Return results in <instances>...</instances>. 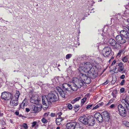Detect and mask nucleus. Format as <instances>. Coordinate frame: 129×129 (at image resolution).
Masks as SVG:
<instances>
[{"label":"nucleus","mask_w":129,"mask_h":129,"mask_svg":"<svg viewBox=\"0 0 129 129\" xmlns=\"http://www.w3.org/2000/svg\"><path fill=\"white\" fill-rule=\"evenodd\" d=\"M80 72H85L87 75L92 79H94L97 75V72L95 67H93L89 62H86L81 64L79 68Z\"/></svg>","instance_id":"1"},{"label":"nucleus","mask_w":129,"mask_h":129,"mask_svg":"<svg viewBox=\"0 0 129 129\" xmlns=\"http://www.w3.org/2000/svg\"><path fill=\"white\" fill-rule=\"evenodd\" d=\"M82 83L80 80L79 81L76 78H73L72 82L68 83H64L62 85V88L65 91H70L72 90L76 91L78 88H80L82 85Z\"/></svg>","instance_id":"2"},{"label":"nucleus","mask_w":129,"mask_h":129,"mask_svg":"<svg viewBox=\"0 0 129 129\" xmlns=\"http://www.w3.org/2000/svg\"><path fill=\"white\" fill-rule=\"evenodd\" d=\"M46 96L48 98V102L50 104H51L52 102L58 101L59 98L58 94L55 91L51 92Z\"/></svg>","instance_id":"3"},{"label":"nucleus","mask_w":129,"mask_h":129,"mask_svg":"<svg viewBox=\"0 0 129 129\" xmlns=\"http://www.w3.org/2000/svg\"><path fill=\"white\" fill-rule=\"evenodd\" d=\"M88 76V77L86 74H83L82 75L81 79V78L78 79L79 81L80 80L82 83V85L81 86V87L85 83L89 84L91 82V80L90 78H91Z\"/></svg>","instance_id":"4"},{"label":"nucleus","mask_w":129,"mask_h":129,"mask_svg":"<svg viewBox=\"0 0 129 129\" xmlns=\"http://www.w3.org/2000/svg\"><path fill=\"white\" fill-rule=\"evenodd\" d=\"M20 95V93L19 92V91H16L15 95V99H10L11 100L10 102V105L11 106H15L18 105V101Z\"/></svg>","instance_id":"5"},{"label":"nucleus","mask_w":129,"mask_h":129,"mask_svg":"<svg viewBox=\"0 0 129 129\" xmlns=\"http://www.w3.org/2000/svg\"><path fill=\"white\" fill-rule=\"evenodd\" d=\"M1 98L5 100H8L13 98V94L8 92H4L2 93Z\"/></svg>","instance_id":"6"},{"label":"nucleus","mask_w":129,"mask_h":129,"mask_svg":"<svg viewBox=\"0 0 129 129\" xmlns=\"http://www.w3.org/2000/svg\"><path fill=\"white\" fill-rule=\"evenodd\" d=\"M117 109L119 112V114L121 116L125 117L126 115V109L122 105L119 104L117 106Z\"/></svg>","instance_id":"7"},{"label":"nucleus","mask_w":129,"mask_h":129,"mask_svg":"<svg viewBox=\"0 0 129 129\" xmlns=\"http://www.w3.org/2000/svg\"><path fill=\"white\" fill-rule=\"evenodd\" d=\"M112 52L111 48L109 46L104 48L102 51L103 54L105 57L109 56L111 54Z\"/></svg>","instance_id":"8"},{"label":"nucleus","mask_w":129,"mask_h":129,"mask_svg":"<svg viewBox=\"0 0 129 129\" xmlns=\"http://www.w3.org/2000/svg\"><path fill=\"white\" fill-rule=\"evenodd\" d=\"M87 124L91 126H93L95 124V122L94 118L92 116H89L87 117Z\"/></svg>","instance_id":"9"},{"label":"nucleus","mask_w":129,"mask_h":129,"mask_svg":"<svg viewBox=\"0 0 129 129\" xmlns=\"http://www.w3.org/2000/svg\"><path fill=\"white\" fill-rule=\"evenodd\" d=\"M116 39L117 42L121 44H123L126 42V40L124 38H123L122 35L120 34L116 36Z\"/></svg>","instance_id":"10"},{"label":"nucleus","mask_w":129,"mask_h":129,"mask_svg":"<svg viewBox=\"0 0 129 129\" xmlns=\"http://www.w3.org/2000/svg\"><path fill=\"white\" fill-rule=\"evenodd\" d=\"M30 110L33 112H37L40 111L41 109V106L38 107L35 105H31L30 107Z\"/></svg>","instance_id":"11"},{"label":"nucleus","mask_w":129,"mask_h":129,"mask_svg":"<svg viewBox=\"0 0 129 129\" xmlns=\"http://www.w3.org/2000/svg\"><path fill=\"white\" fill-rule=\"evenodd\" d=\"M121 102L123 104H124L127 109L129 110V96H126L125 99L121 100Z\"/></svg>","instance_id":"12"},{"label":"nucleus","mask_w":129,"mask_h":129,"mask_svg":"<svg viewBox=\"0 0 129 129\" xmlns=\"http://www.w3.org/2000/svg\"><path fill=\"white\" fill-rule=\"evenodd\" d=\"M42 103L45 106V107H47V105L48 104L50 106H51V104H50L48 102V98L47 97V96H42Z\"/></svg>","instance_id":"13"},{"label":"nucleus","mask_w":129,"mask_h":129,"mask_svg":"<svg viewBox=\"0 0 129 129\" xmlns=\"http://www.w3.org/2000/svg\"><path fill=\"white\" fill-rule=\"evenodd\" d=\"M94 117L96 119V120L100 122H103V119L102 115L98 112L95 113L94 115Z\"/></svg>","instance_id":"14"},{"label":"nucleus","mask_w":129,"mask_h":129,"mask_svg":"<svg viewBox=\"0 0 129 129\" xmlns=\"http://www.w3.org/2000/svg\"><path fill=\"white\" fill-rule=\"evenodd\" d=\"M102 114L103 120L105 121H108L109 120L110 117L107 112H104L102 113Z\"/></svg>","instance_id":"15"},{"label":"nucleus","mask_w":129,"mask_h":129,"mask_svg":"<svg viewBox=\"0 0 129 129\" xmlns=\"http://www.w3.org/2000/svg\"><path fill=\"white\" fill-rule=\"evenodd\" d=\"M120 34L124 38L128 39L129 42V33L127 31L124 30H122L120 31Z\"/></svg>","instance_id":"16"},{"label":"nucleus","mask_w":129,"mask_h":129,"mask_svg":"<svg viewBox=\"0 0 129 129\" xmlns=\"http://www.w3.org/2000/svg\"><path fill=\"white\" fill-rule=\"evenodd\" d=\"M76 122H72L68 123L66 125V127L68 129H75Z\"/></svg>","instance_id":"17"},{"label":"nucleus","mask_w":129,"mask_h":129,"mask_svg":"<svg viewBox=\"0 0 129 129\" xmlns=\"http://www.w3.org/2000/svg\"><path fill=\"white\" fill-rule=\"evenodd\" d=\"M79 120L81 122L85 124H86L87 123V117H86L85 115L80 117L79 119Z\"/></svg>","instance_id":"18"},{"label":"nucleus","mask_w":129,"mask_h":129,"mask_svg":"<svg viewBox=\"0 0 129 129\" xmlns=\"http://www.w3.org/2000/svg\"><path fill=\"white\" fill-rule=\"evenodd\" d=\"M57 89L61 97L62 98H65L66 95L62 90L59 87H57Z\"/></svg>","instance_id":"19"},{"label":"nucleus","mask_w":129,"mask_h":129,"mask_svg":"<svg viewBox=\"0 0 129 129\" xmlns=\"http://www.w3.org/2000/svg\"><path fill=\"white\" fill-rule=\"evenodd\" d=\"M30 101L33 103L38 105L40 102V100L38 99L37 98H35V97L33 96L30 99Z\"/></svg>","instance_id":"20"},{"label":"nucleus","mask_w":129,"mask_h":129,"mask_svg":"<svg viewBox=\"0 0 129 129\" xmlns=\"http://www.w3.org/2000/svg\"><path fill=\"white\" fill-rule=\"evenodd\" d=\"M58 117L56 120V124L57 125H60L62 121L64 119V118L62 117Z\"/></svg>","instance_id":"21"},{"label":"nucleus","mask_w":129,"mask_h":129,"mask_svg":"<svg viewBox=\"0 0 129 129\" xmlns=\"http://www.w3.org/2000/svg\"><path fill=\"white\" fill-rule=\"evenodd\" d=\"M121 46L119 44V43L117 42H116V43H115V44H113L112 46V48L114 49L118 50L119 49Z\"/></svg>","instance_id":"22"},{"label":"nucleus","mask_w":129,"mask_h":129,"mask_svg":"<svg viewBox=\"0 0 129 129\" xmlns=\"http://www.w3.org/2000/svg\"><path fill=\"white\" fill-rule=\"evenodd\" d=\"M26 105V101L24 100L23 101L21 104L19 105V109L21 108L23 109Z\"/></svg>","instance_id":"23"},{"label":"nucleus","mask_w":129,"mask_h":129,"mask_svg":"<svg viewBox=\"0 0 129 129\" xmlns=\"http://www.w3.org/2000/svg\"><path fill=\"white\" fill-rule=\"evenodd\" d=\"M116 42L114 39H110L109 40L108 43L112 46L113 44H115Z\"/></svg>","instance_id":"24"},{"label":"nucleus","mask_w":129,"mask_h":129,"mask_svg":"<svg viewBox=\"0 0 129 129\" xmlns=\"http://www.w3.org/2000/svg\"><path fill=\"white\" fill-rule=\"evenodd\" d=\"M124 67H119L118 69V72L121 73H124L125 72V70H124Z\"/></svg>","instance_id":"25"},{"label":"nucleus","mask_w":129,"mask_h":129,"mask_svg":"<svg viewBox=\"0 0 129 129\" xmlns=\"http://www.w3.org/2000/svg\"><path fill=\"white\" fill-rule=\"evenodd\" d=\"M81 96H79L78 97L76 98L75 99H74L73 100H72L71 102V103L72 104H74L76 102L78 101L79 100L81 99Z\"/></svg>","instance_id":"26"},{"label":"nucleus","mask_w":129,"mask_h":129,"mask_svg":"<svg viewBox=\"0 0 129 129\" xmlns=\"http://www.w3.org/2000/svg\"><path fill=\"white\" fill-rule=\"evenodd\" d=\"M76 125H75V129H82V127L78 123L76 122Z\"/></svg>","instance_id":"27"},{"label":"nucleus","mask_w":129,"mask_h":129,"mask_svg":"<svg viewBox=\"0 0 129 129\" xmlns=\"http://www.w3.org/2000/svg\"><path fill=\"white\" fill-rule=\"evenodd\" d=\"M128 57L127 56H125L123 57L122 58L121 60L124 62H126L128 60Z\"/></svg>","instance_id":"28"},{"label":"nucleus","mask_w":129,"mask_h":129,"mask_svg":"<svg viewBox=\"0 0 129 129\" xmlns=\"http://www.w3.org/2000/svg\"><path fill=\"white\" fill-rule=\"evenodd\" d=\"M102 36H103L104 37H106L107 38H108L109 37V34L107 33H103L102 34Z\"/></svg>","instance_id":"29"},{"label":"nucleus","mask_w":129,"mask_h":129,"mask_svg":"<svg viewBox=\"0 0 129 129\" xmlns=\"http://www.w3.org/2000/svg\"><path fill=\"white\" fill-rule=\"evenodd\" d=\"M86 97H84V98L82 99L81 100V103L83 104L85 102L86 100Z\"/></svg>","instance_id":"30"},{"label":"nucleus","mask_w":129,"mask_h":129,"mask_svg":"<svg viewBox=\"0 0 129 129\" xmlns=\"http://www.w3.org/2000/svg\"><path fill=\"white\" fill-rule=\"evenodd\" d=\"M68 107L70 110H72L73 108L72 105L70 104H69L68 105Z\"/></svg>","instance_id":"31"},{"label":"nucleus","mask_w":129,"mask_h":129,"mask_svg":"<svg viewBox=\"0 0 129 129\" xmlns=\"http://www.w3.org/2000/svg\"><path fill=\"white\" fill-rule=\"evenodd\" d=\"M129 24V19H127V22H126L125 23L124 25V26H123V27H124V28L126 29V24Z\"/></svg>","instance_id":"32"},{"label":"nucleus","mask_w":129,"mask_h":129,"mask_svg":"<svg viewBox=\"0 0 129 129\" xmlns=\"http://www.w3.org/2000/svg\"><path fill=\"white\" fill-rule=\"evenodd\" d=\"M23 126L25 129H27L28 128V125L26 123H24L23 124Z\"/></svg>","instance_id":"33"},{"label":"nucleus","mask_w":129,"mask_h":129,"mask_svg":"<svg viewBox=\"0 0 129 129\" xmlns=\"http://www.w3.org/2000/svg\"><path fill=\"white\" fill-rule=\"evenodd\" d=\"M72 55L71 54H67L66 57V59H68L70 58L72 56Z\"/></svg>","instance_id":"34"},{"label":"nucleus","mask_w":129,"mask_h":129,"mask_svg":"<svg viewBox=\"0 0 129 129\" xmlns=\"http://www.w3.org/2000/svg\"><path fill=\"white\" fill-rule=\"evenodd\" d=\"M42 121L44 123H46L47 122V120L44 118H43L42 119Z\"/></svg>","instance_id":"35"},{"label":"nucleus","mask_w":129,"mask_h":129,"mask_svg":"<svg viewBox=\"0 0 129 129\" xmlns=\"http://www.w3.org/2000/svg\"><path fill=\"white\" fill-rule=\"evenodd\" d=\"M99 105L98 104H97L96 106H95V107H94L92 109L94 110L95 109H96L98 108L99 107H100Z\"/></svg>","instance_id":"36"},{"label":"nucleus","mask_w":129,"mask_h":129,"mask_svg":"<svg viewBox=\"0 0 129 129\" xmlns=\"http://www.w3.org/2000/svg\"><path fill=\"white\" fill-rule=\"evenodd\" d=\"M123 64V63L122 62H121L118 64V66H119V67H123L122 66Z\"/></svg>","instance_id":"37"},{"label":"nucleus","mask_w":129,"mask_h":129,"mask_svg":"<svg viewBox=\"0 0 129 129\" xmlns=\"http://www.w3.org/2000/svg\"><path fill=\"white\" fill-rule=\"evenodd\" d=\"M93 105V104H90V105H88L86 107V108L88 109H89L91 107H92Z\"/></svg>","instance_id":"38"},{"label":"nucleus","mask_w":129,"mask_h":129,"mask_svg":"<svg viewBox=\"0 0 129 129\" xmlns=\"http://www.w3.org/2000/svg\"><path fill=\"white\" fill-rule=\"evenodd\" d=\"M125 83V80H123L120 83V84L121 85H122L124 84Z\"/></svg>","instance_id":"39"},{"label":"nucleus","mask_w":129,"mask_h":129,"mask_svg":"<svg viewBox=\"0 0 129 129\" xmlns=\"http://www.w3.org/2000/svg\"><path fill=\"white\" fill-rule=\"evenodd\" d=\"M127 127H129V122H125V123L124 124Z\"/></svg>","instance_id":"40"},{"label":"nucleus","mask_w":129,"mask_h":129,"mask_svg":"<svg viewBox=\"0 0 129 129\" xmlns=\"http://www.w3.org/2000/svg\"><path fill=\"white\" fill-rule=\"evenodd\" d=\"M37 122L36 121H34L32 123V127H33L35 126Z\"/></svg>","instance_id":"41"},{"label":"nucleus","mask_w":129,"mask_h":129,"mask_svg":"<svg viewBox=\"0 0 129 129\" xmlns=\"http://www.w3.org/2000/svg\"><path fill=\"white\" fill-rule=\"evenodd\" d=\"M79 107V106L78 105H75L74 106V108L75 109L78 108Z\"/></svg>","instance_id":"42"},{"label":"nucleus","mask_w":129,"mask_h":129,"mask_svg":"<svg viewBox=\"0 0 129 129\" xmlns=\"http://www.w3.org/2000/svg\"><path fill=\"white\" fill-rule=\"evenodd\" d=\"M62 113L61 112H60L58 113L57 115H58V117H62L61 116V115H62Z\"/></svg>","instance_id":"43"},{"label":"nucleus","mask_w":129,"mask_h":129,"mask_svg":"<svg viewBox=\"0 0 129 129\" xmlns=\"http://www.w3.org/2000/svg\"><path fill=\"white\" fill-rule=\"evenodd\" d=\"M113 99H112L111 100H110V101H109L108 103L107 104V105H108L112 103L113 102Z\"/></svg>","instance_id":"44"},{"label":"nucleus","mask_w":129,"mask_h":129,"mask_svg":"<svg viewBox=\"0 0 129 129\" xmlns=\"http://www.w3.org/2000/svg\"><path fill=\"white\" fill-rule=\"evenodd\" d=\"M124 90V88H121L120 89V92L121 93L123 92Z\"/></svg>","instance_id":"45"},{"label":"nucleus","mask_w":129,"mask_h":129,"mask_svg":"<svg viewBox=\"0 0 129 129\" xmlns=\"http://www.w3.org/2000/svg\"><path fill=\"white\" fill-rule=\"evenodd\" d=\"M121 51L120 50L117 54V56L118 57H119L120 56L121 54Z\"/></svg>","instance_id":"46"},{"label":"nucleus","mask_w":129,"mask_h":129,"mask_svg":"<svg viewBox=\"0 0 129 129\" xmlns=\"http://www.w3.org/2000/svg\"><path fill=\"white\" fill-rule=\"evenodd\" d=\"M125 77V75H122L120 77V78L121 79H124Z\"/></svg>","instance_id":"47"},{"label":"nucleus","mask_w":129,"mask_h":129,"mask_svg":"<svg viewBox=\"0 0 129 129\" xmlns=\"http://www.w3.org/2000/svg\"><path fill=\"white\" fill-rule=\"evenodd\" d=\"M98 104V105H99V106L100 107L101 106H103V105H104V103H103V102H102L99 103Z\"/></svg>","instance_id":"48"},{"label":"nucleus","mask_w":129,"mask_h":129,"mask_svg":"<svg viewBox=\"0 0 129 129\" xmlns=\"http://www.w3.org/2000/svg\"><path fill=\"white\" fill-rule=\"evenodd\" d=\"M49 112H48L46 113H45L44 114V115L45 116H47L49 114Z\"/></svg>","instance_id":"49"},{"label":"nucleus","mask_w":129,"mask_h":129,"mask_svg":"<svg viewBox=\"0 0 129 129\" xmlns=\"http://www.w3.org/2000/svg\"><path fill=\"white\" fill-rule=\"evenodd\" d=\"M55 115V114L54 113H52L51 114L50 116L51 117H54Z\"/></svg>","instance_id":"50"},{"label":"nucleus","mask_w":129,"mask_h":129,"mask_svg":"<svg viewBox=\"0 0 129 129\" xmlns=\"http://www.w3.org/2000/svg\"><path fill=\"white\" fill-rule=\"evenodd\" d=\"M116 62V60H114L113 61V62L112 63L111 65L113 66L114 65Z\"/></svg>","instance_id":"51"},{"label":"nucleus","mask_w":129,"mask_h":129,"mask_svg":"<svg viewBox=\"0 0 129 129\" xmlns=\"http://www.w3.org/2000/svg\"><path fill=\"white\" fill-rule=\"evenodd\" d=\"M126 29H128L129 30V24H126Z\"/></svg>","instance_id":"52"},{"label":"nucleus","mask_w":129,"mask_h":129,"mask_svg":"<svg viewBox=\"0 0 129 129\" xmlns=\"http://www.w3.org/2000/svg\"><path fill=\"white\" fill-rule=\"evenodd\" d=\"M30 110V109L28 108H26L25 109L26 111L27 112H29Z\"/></svg>","instance_id":"53"},{"label":"nucleus","mask_w":129,"mask_h":129,"mask_svg":"<svg viewBox=\"0 0 129 129\" xmlns=\"http://www.w3.org/2000/svg\"><path fill=\"white\" fill-rule=\"evenodd\" d=\"M115 106V105L114 104L111 105L110 106V107L111 108H113Z\"/></svg>","instance_id":"54"},{"label":"nucleus","mask_w":129,"mask_h":129,"mask_svg":"<svg viewBox=\"0 0 129 129\" xmlns=\"http://www.w3.org/2000/svg\"><path fill=\"white\" fill-rule=\"evenodd\" d=\"M3 115V113H2L0 111V116H2Z\"/></svg>","instance_id":"55"},{"label":"nucleus","mask_w":129,"mask_h":129,"mask_svg":"<svg viewBox=\"0 0 129 129\" xmlns=\"http://www.w3.org/2000/svg\"><path fill=\"white\" fill-rule=\"evenodd\" d=\"M15 114L17 115H18L19 114V112H18L16 111L15 112Z\"/></svg>","instance_id":"56"},{"label":"nucleus","mask_w":129,"mask_h":129,"mask_svg":"<svg viewBox=\"0 0 129 129\" xmlns=\"http://www.w3.org/2000/svg\"><path fill=\"white\" fill-rule=\"evenodd\" d=\"M10 122L11 123H13V119H11L10 120Z\"/></svg>","instance_id":"57"},{"label":"nucleus","mask_w":129,"mask_h":129,"mask_svg":"<svg viewBox=\"0 0 129 129\" xmlns=\"http://www.w3.org/2000/svg\"><path fill=\"white\" fill-rule=\"evenodd\" d=\"M107 84V83L106 82H105L103 84V85H106Z\"/></svg>","instance_id":"58"},{"label":"nucleus","mask_w":129,"mask_h":129,"mask_svg":"<svg viewBox=\"0 0 129 129\" xmlns=\"http://www.w3.org/2000/svg\"><path fill=\"white\" fill-rule=\"evenodd\" d=\"M109 80H108L106 81V82L108 84V83L109 82Z\"/></svg>","instance_id":"59"},{"label":"nucleus","mask_w":129,"mask_h":129,"mask_svg":"<svg viewBox=\"0 0 129 129\" xmlns=\"http://www.w3.org/2000/svg\"><path fill=\"white\" fill-rule=\"evenodd\" d=\"M60 128V127L58 126L56 128V129H59Z\"/></svg>","instance_id":"60"},{"label":"nucleus","mask_w":129,"mask_h":129,"mask_svg":"<svg viewBox=\"0 0 129 129\" xmlns=\"http://www.w3.org/2000/svg\"><path fill=\"white\" fill-rule=\"evenodd\" d=\"M113 98H116V96L115 95H113Z\"/></svg>","instance_id":"61"},{"label":"nucleus","mask_w":129,"mask_h":129,"mask_svg":"<svg viewBox=\"0 0 129 129\" xmlns=\"http://www.w3.org/2000/svg\"><path fill=\"white\" fill-rule=\"evenodd\" d=\"M114 58L113 57H112V58H111V59H113Z\"/></svg>","instance_id":"62"},{"label":"nucleus","mask_w":129,"mask_h":129,"mask_svg":"<svg viewBox=\"0 0 129 129\" xmlns=\"http://www.w3.org/2000/svg\"><path fill=\"white\" fill-rule=\"evenodd\" d=\"M60 66V65L59 64L58 65V67H59Z\"/></svg>","instance_id":"63"},{"label":"nucleus","mask_w":129,"mask_h":129,"mask_svg":"<svg viewBox=\"0 0 129 129\" xmlns=\"http://www.w3.org/2000/svg\"><path fill=\"white\" fill-rule=\"evenodd\" d=\"M128 92L129 93V89L128 90Z\"/></svg>","instance_id":"64"}]
</instances>
